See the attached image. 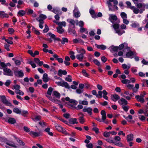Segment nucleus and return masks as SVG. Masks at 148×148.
I'll use <instances>...</instances> for the list:
<instances>
[{"instance_id":"f257e3e1","label":"nucleus","mask_w":148,"mask_h":148,"mask_svg":"<svg viewBox=\"0 0 148 148\" xmlns=\"http://www.w3.org/2000/svg\"><path fill=\"white\" fill-rule=\"evenodd\" d=\"M47 93V94L45 95L51 101H52L55 102L58 101V100L56 99V97L60 99V93Z\"/></svg>"},{"instance_id":"f03ea898","label":"nucleus","mask_w":148,"mask_h":148,"mask_svg":"<svg viewBox=\"0 0 148 148\" xmlns=\"http://www.w3.org/2000/svg\"><path fill=\"white\" fill-rule=\"evenodd\" d=\"M0 141L5 143L7 145L13 147L14 148H16L17 146L16 145L15 143L9 140L7 138L4 137L0 136Z\"/></svg>"},{"instance_id":"7ed1b4c3","label":"nucleus","mask_w":148,"mask_h":148,"mask_svg":"<svg viewBox=\"0 0 148 148\" xmlns=\"http://www.w3.org/2000/svg\"><path fill=\"white\" fill-rule=\"evenodd\" d=\"M78 53L79 54L77 55L76 56L77 58L80 61H82L84 59V54L85 53V50L82 48L80 49H77Z\"/></svg>"},{"instance_id":"20e7f679","label":"nucleus","mask_w":148,"mask_h":148,"mask_svg":"<svg viewBox=\"0 0 148 148\" xmlns=\"http://www.w3.org/2000/svg\"><path fill=\"white\" fill-rule=\"evenodd\" d=\"M0 97L1 99L2 102L5 104L10 107H13L14 106L11 103L8 101L5 95H1Z\"/></svg>"},{"instance_id":"39448f33","label":"nucleus","mask_w":148,"mask_h":148,"mask_svg":"<svg viewBox=\"0 0 148 148\" xmlns=\"http://www.w3.org/2000/svg\"><path fill=\"white\" fill-rule=\"evenodd\" d=\"M56 83L58 86H61L63 87H65L69 89L70 87L69 86L68 84L64 81H62L61 82H56Z\"/></svg>"},{"instance_id":"423d86ee","label":"nucleus","mask_w":148,"mask_h":148,"mask_svg":"<svg viewBox=\"0 0 148 148\" xmlns=\"http://www.w3.org/2000/svg\"><path fill=\"white\" fill-rule=\"evenodd\" d=\"M14 73L15 75L17 77L22 78L24 75V73L22 70H14Z\"/></svg>"},{"instance_id":"0eeeda50","label":"nucleus","mask_w":148,"mask_h":148,"mask_svg":"<svg viewBox=\"0 0 148 148\" xmlns=\"http://www.w3.org/2000/svg\"><path fill=\"white\" fill-rule=\"evenodd\" d=\"M3 74L5 75L11 76H13V72L9 69L5 68L3 69Z\"/></svg>"},{"instance_id":"6e6552de","label":"nucleus","mask_w":148,"mask_h":148,"mask_svg":"<svg viewBox=\"0 0 148 148\" xmlns=\"http://www.w3.org/2000/svg\"><path fill=\"white\" fill-rule=\"evenodd\" d=\"M78 8L77 7L75 6L73 10V13L74 16L76 18H78L80 16V13L78 11Z\"/></svg>"},{"instance_id":"1a4fd4ad","label":"nucleus","mask_w":148,"mask_h":148,"mask_svg":"<svg viewBox=\"0 0 148 148\" xmlns=\"http://www.w3.org/2000/svg\"><path fill=\"white\" fill-rule=\"evenodd\" d=\"M111 97L112 100L114 102H116L120 99V97L116 94H112Z\"/></svg>"},{"instance_id":"9d476101","label":"nucleus","mask_w":148,"mask_h":148,"mask_svg":"<svg viewBox=\"0 0 148 148\" xmlns=\"http://www.w3.org/2000/svg\"><path fill=\"white\" fill-rule=\"evenodd\" d=\"M109 16V19L112 23H114V21H116L117 19V16L115 15L110 14Z\"/></svg>"},{"instance_id":"9b49d317","label":"nucleus","mask_w":148,"mask_h":148,"mask_svg":"<svg viewBox=\"0 0 148 148\" xmlns=\"http://www.w3.org/2000/svg\"><path fill=\"white\" fill-rule=\"evenodd\" d=\"M92 110L90 107H88L87 108H84L83 109V111L84 112H87L90 115L92 114Z\"/></svg>"},{"instance_id":"f8f14e48","label":"nucleus","mask_w":148,"mask_h":148,"mask_svg":"<svg viewBox=\"0 0 148 148\" xmlns=\"http://www.w3.org/2000/svg\"><path fill=\"white\" fill-rule=\"evenodd\" d=\"M67 21L70 24V26L73 25V28L75 27V24L76 23V20L75 21L74 20L71 19H68L67 20Z\"/></svg>"},{"instance_id":"ddd939ff","label":"nucleus","mask_w":148,"mask_h":148,"mask_svg":"<svg viewBox=\"0 0 148 148\" xmlns=\"http://www.w3.org/2000/svg\"><path fill=\"white\" fill-rule=\"evenodd\" d=\"M67 74V72L66 70H62L61 69L59 70L58 72V75L60 77H62V75H65Z\"/></svg>"},{"instance_id":"4468645a","label":"nucleus","mask_w":148,"mask_h":148,"mask_svg":"<svg viewBox=\"0 0 148 148\" xmlns=\"http://www.w3.org/2000/svg\"><path fill=\"white\" fill-rule=\"evenodd\" d=\"M120 101L122 102L121 103V105H126L128 104L127 101L125 99L123 98H121L120 100L118 101V102L120 104H121Z\"/></svg>"},{"instance_id":"2eb2a0df","label":"nucleus","mask_w":148,"mask_h":148,"mask_svg":"<svg viewBox=\"0 0 148 148\" xmlns=\"http://www.w3.org/2000/svg\"><path fill=\"white\" fill-rule=\"evenodd\" d=\"M95 46L98 49L104 50L106 49V46L103 45H98L96 44H95Z\"/></svg>"},{"instance_id":"dca6fc26","label":"nucleus","mask_w":148,"mask_h":148,"mask_svg":"<svg viewBox=\"0 0 148 148\" xmlns=\"http://www.w3.org/2000/svg\"><path fill=\"white\" fill-rule=\"evenodd\" d=\"M77 119L76 118H71L69 119V123L70 124H77L78 122L76 121Z\"/></svg>"},{"instance_id":"f3484780","label":"nucleus","mask_w":148,"mask_h":148,"mask_svg":"<svg viewBox=\"0 0 148 148\" xmlns=\"http://www.w3.org/2000/svg\"><path fill=\"white\" fill-rule=\"evenodd\" d=\"M70 58L67 56L65 57V60L64 61V63L66 66H69L70 65V63L69 61L70 60Z\"/></svg>"},{"instance_id":"a211bd4d","label":"nucleus","mask_w":148,"mask_h":148,"mask_svg":"<svg viewBox=\"0 0 148 148\" xmlns=\"http://www.w3.org/2000/svg\"><path fill=\"white\" fill-rule=\"evenodd\" d=\"M101 114L102 115V120H106L107 116L106 112L105 110H102L101 112Z\"/></svg>"},{"instance_id":"6ab92c4d","label":"nucleus","mask_w":148,"mask_h":148,"mask_svg":"<svg viewBox=\"0 0 148 148\" xmlns=\"http://www.w3.org/2000/svg\"><path fill=\"white\" fill-rule=\"evenodd\" d=\"M127 141L130 142L133 141V135L132 134H131L127 136Z\"/></svg>"},{"instance_id":"aec40b11","label":"nucleus","mask_w":148,"mask_h":148,"mask_svg":"<svg viewBox=\"0 0 148 148\" xmlns=\"http://www.w3.org/2000/svg\"><path fill=\"white\" fill-rule=\"evenodd\" d=\"M135 98L138 101H140L142 103H144L145 102V100L144 98L141 97L139 95H136L135 96Z\"/></svg>"},{"instance_id":"412c9836","label":"nucleus","mask_w":148,"mask_h":148,"mask_svg":"<svg viewBox=\"0 0 148 148\" xmlns=\"http://www.w3.org/2000/svg\"><path fill=\"white\" fill-rule=\"evenodd\" d=\"M36 19L39 22V27L41 29H42L43 28V25L44 24L43 21L42 20L39 19V18H36Z\"/></svg>"},{"instance_id":"4be33fe9","label":"nucleus","mask_w":148,"mask_h":148,"mask_svg":"<svg viewBox=\"0 0 148 148\" xmlns=\"http://www.w3.org/2000/svg\"><path fill=\"white\" fill-rule=\"evenodd\" d=\"M42 80L45 82H47L48 81L49 78L48 75L47 73H45L43 75Z\"/></svg>"},{"instance_id":"5701e85b","label":"nucleus","mask_w":148,"mask_h":148,"mask_svg":"<svg viewBox=\"0 0 148 148\" xmlns=\"http://www.w3.org/2000/svg\"><path fill=\"white\" fill-rule=\"evenodd\" d=\"M30 134L31 135H33L35 137L38 136L42 135L40 132H37L32 131H31L30 132Z\"/></svg>"},{"instance_id":"b1692460","label":"nucleus","mask_w":148,"mask_h":148,"mask_svg":"<svg viewBox=\"0 0 148 148\" xmlns=\"http://www.w3.org/2000/svg\"><path fill=\"white\" fill-rule=\"evenodd\" d=\"M16 122V120L14 118H9L8 120V122L11 124H14Z\"/></svg>"},{"instance_id":"393cba45","label":"nucleus","mask_w":148,"mask_h":148,"mask_svg":"<svg viewBox=\"0 0 148 148\" xmlns=\"http://www.w3.org/2000/svg\"><path fill=\"white\" fill-rule=\"evenodd\" d=\"M130 8L133 10L134 12L136 14H137L139 12V10L134 6H130Z\"/></svg>"},{"instance_id":"a878e982","label":"nucleus","mask_w":148,"mask_h":148,"mask_svg":"<svg viewBox=\"0 0 148 148\" xmlns=\"http://www.w3.org/2000/svg\"><path fill=\"white\" fill-rule=\"evenodd\" d=\"M89 12L92 15V17L93 18H95L97 17L95 13V11L91 8L89 10Z\"/></svg>"},{"instance_id":"bb28decb","label":"nucleus","mask_w":148,"mask_h":148,"mask_svg":"<svg viewBox=\"0 0 148 148\" xmlns=\"http://www.w3.org/2000/svg\"><path fill=\"white\" fill-rule=\"evenodd\" d=\"M16 140V141L18 142L19 144L22 146H24L25 145V143L22 140H20L18 138H17L16 136H14Z\"/></svg>"},{"instance_id":"cd10ccee","label":"nucleus","mask_w":148,"mask_h":148,"mask_svg":"<svg viewBox=\"0 0 148 148\" xmlns=\"http://www.w3.org/2000/svg\"><path fill=\"white\" fill-rule=\"evenodd\" d=\"M81 115L82 116H79L78 119L79 120V122L83 124L85 122L84 118V115L83 114H81Z\"/></svg>"},{"instance_id":"c85d7f7f","label":"nucleus","mask_w":148,"mask_h":148,"mask_svg":"<svg viewBox=\"0 0 148 148\" xmlns=\"http://www.w3.org/2000/svg\"><path fill=\"white\" fill-rule=\"evenodd\" d=\"M14 87L16 90V92H21V91L19 90L20 87L19 85H15L14 86Z\"/></svg>"},{"instance_id":"c756f323","label":"nucleus","mask_w":148,"mask_h":148,"mask_svg":"<svg viewBox=\"0 0 148 148\" xmlns=\"http://www.w3.org/2000/svg\"><path fill=\"white\" fill-rule=\"evenodd\" d=\"M13 112L17 114H21V111L19 109L17 108H15L13 109Z\"/></svg>"},{"instance_id":"7c9ffc66","label":"nucleus","mask_w":148,"mask_h":148,"mask_svg":"<svg viewBox=\"0 0 148 148\" xmlns=\"http://www.w3.org/2000/svg\"><path fill=\"white\" fill-rule=\"evenodd\" d=\"M124 94H125L127 95H128L129 94V93H121V95L123 97L125 98L126 99L129 100L131 99V97L129 96H126L125 95H124Z\"/></svg>"},{"instance_id":"2f4dec72","label":"nucleus","mask_w":148,"mask_h":148,"mask_svg":"<svg viewBox=\"0 0 148 148\" xmlns=\"http://www.w3.org/2000/svg\"><path fill=\"white\" fill-rule=\"evenodd\" d=\"M109 49L111 51H116L118 49V47L114 46H112L110 47Z\"/></svg>"},{"instance_id":"473e14b6","label":"nucleus","mask_w":148,"mask_h":148,"mask_svg":"<svg viewBox=\"0 0 148 148\" xmlns=\"http://www.w3.org/2000/svg\"><path fill=\"white\" fill-rule=\"evenodd\" d=\"M130 64H128L127 65L125 64H123L122 65V67L124 69H127V70L129 69L130 67Z\"/></svg>"},{"instance_id":"72a5a7b5","label":"nucleus","mask_w":148,"mask_h":148,"mask_svg":"<svg viewBox=\"0 0 148 148\" xmlns=\"http://www.w3.org/2000/svg\"><path fill=\"white\" fill-rule=\"evenodd\" d=\"M118 35L121 36L123 34L125 33L124 30H121L119 29H118L115 32Z\"/></svg>"},{"instance_id":"f704fd0d","label":"nucleus","mask_w":148,"mask_h":148,"mask_svg":"<svg viewBox=\"0 0 148 148\" xmlns=\"http://www.w3.org/2000/svg\"><path fill=\"white\" fill-rule=\"evenodd\" d=\"M55 127L56 129L60 132H61L63 128L60 125L58 124H56L55 125Z\"/></svg>"},{"instance_id":"c9c22d12","label":"nucleus","mask_w":148,"mask_h":148,"mask_svg":"<svg viewBox=\"0 0 148 148\" xmlns=\"http://www.w3.org/2000/svg\"><path fill=\"white\" fill-rule=\"evenodd\" d=\"M58 25L59 27H62L63 26L65 27L66 23L65 21L60 22L58 23Z\"/></svg>"},{"instance_id":"e433bc0d","label":"nucleus","mask_w":148,"mask_h":148,"mask_svg":"<svg viewBox=\"0 0 148 148\" xmlns=\"http://www.w3.org/2000/svg\"><path fill=\"white\" fill-rule=\"evenodd\" d=\"M127 43L124 42V43L121 44L119 46L118 49H122L124 47H126L127 46Z\"/></svg>"},{"instance_id":"4c0bfd02","label":"nucleus","mask_w":148,"mask_h":148,"mask_svg":"<svg viewBox=\"0 0 148 148\" xmlns=\"http://www.w3.org/2000/svg\"><path fill=\"white\" fill-rule=\"evenodd\" d=\"M56 29L57 32L60 34H62L64 31V30L62 29V28L59 26L57 27Z\"/></svg>"},{"instance_id":"58836bf2","label":"nucleus","mask_w":148,"mask_h":148,"mask_svg":"<svg viewBox=\"0 0 148 148\" xmlns=\"http://www.w3.org/2000/svg\"><path fill=\"white\" fill-rule=\"evenodd\" d=\"M112 26L114 28L115 32L119 29V25L118 24L115 23L112 25Z\"/></svg>"},{"instance_id":"ea45409f","label":"nucleus","mask_w":148,"mask_h":148,"mask_svg":"<svg viewBox=\"0 0 148 148\" xmlns=\"http://www.w3.org/2000/svg\"><path fill=\"white\" fill-rule=\"evenodd\" d=\"M25 14V12L23 10H20L18 12V14L19 16H24Z\"/></svg>"},{"instance_id":"a19ab883","label":"nucleus","mask_w":148,"mask_h":148,"mask_svg":"<svg viewBox=\"0 0 148 148\" xmlns=\"http://www.w3.org/2000/svg\"><path fill=\"white\" fill-rule=\"evenodd\" d=\"M74 52L72 51H70L69 53V54L71 55L70 57L73 60H74L75 58V56L74 55Z\"/></svg>"},{"instance_id":"79ce46f5","label":"nucleus","mask_w":148,"mask_h":148,"mask_svg":"<svg viewBox=\"0 0 148 148\" xmlns=\"http://www.w3.org/2000/svg\"><path fill=\"white\" fill-rule=\"evenodd\" d=\"M77 20H76V24L77 25H78L79 26L81 27L84 25V23L82 21H80L79 22H77Z\"/></svg>"},{"instance_id":"37998d69","label":"nucleus","mask_w":148,"mask_h":148,"mask_svg":"<svg viewBox=\"0 0 148 148\" xmlns=\"http://www.w3.org/2000/svg\"><path fill=\"white\" fill-rule=\"evenodd\" d=\"M93 61L98 66H101L100 62L97 60L94 59L93 60Z\"/></svg>"},{"instance_id":"c03bdc74","label":"nucleus","mask_w":148,"mask_h":148,"mask_svg":"<svg viewBox=\"0 0 148 148\" xmlns=\"http://www.w3.org/2000/svg\"><path fill=\"white\" fill-rule=\"evenodd\" d=\"M139 87V85L137 84L135 85V87H133V90L135 92H137Z\"/></svg>"},{"instance_id":"a18cd8bd","label":"nucleus","mask_w":148,"mask_h":148,"mask_svg":"<svg viewBox=\"0 0 148 148\" xmlns=\"http://www.w3.org/2000/svg\"><path fill=\"white\" fill-rule=\"evenodd\" d=\"M60 132H61L62 133L66 135H69V133H68L66 130L65 129H64L63 127L62 128V130Z\"/></svg>"},{"instance_id":"49530a36","label":"nucleus","mask_w":148,"mask_h":148,"mask_svg":"<svg viewBox=\"0 0 148 148\" xmlns=\"http://www.w3.org/2000/svg\"><path fill=\"white\" fill-rule=\"evenodd\" d=\"M65 80L66 81L68 82H71L72 81L71 76L69 75H68L67 77H66Z\"/></svg>"},{"instance_id":"de8ad7c7","label":"nucleus","mask_w":148,"mask_h":148,"mask_svg":"<svg viewBox=\"0 0 148 148\" xmlns=\"http://www.w3.org/2000/svg\"><path fill=\"white\" fill-rule=\"evenodd\" d=\"M93 95H95L96 97L98 98H101L102 97V95L103 93H92Z\"/></svg>"},{"instance_id":"09e8293b","label":"nucleus","mask_w":148,"mask_h":148,"mask_svg":"<svg viewBox=\"0 0 148 148\" xmlns=\"http://www.w3.org/2000/svg\"><path fill=\"white\" fill-rule=\"evenodd\" d=\"M80 32L82 33L84 32L86 34H88V31L84 27H82L80 29Z\"/></svg>"},{"instance_id":"8fccbe9b","label":"nucleus","mask_w":148,"mask_h":148,"mask_svg":"<svg viewBox=\"0 0 148 148\" xmlns=\"http://www.w3.org/2000/svg\"><path fill=\"white\" fill-rule=\"evenodd\" d=\"M121 16L123 19L127 18V14L124 12H122L121 13Z\"/></svg>"},{"instance_id":"3c124183","label":"nucleus","mask_w":148,"mask_h":148,"mask_svg":"<svg viewBox=\"0 0 148 148\" xmlns=\"http://www.w3.org/2000/svg\"><path fill=\"white\" fill-rule=\"evenodd\" d=\"M62 40L61 41V43L62 44H64L65 42H68V40L67 38H63Z\"/></svg>"},{"instance_id":"603ef678","label":"nucleus","mask_w":148,"mask_h":148,"mask_svg":"<svg viewBox=\"0 0 148 148\" xmlns=\"http://www.w3.org/2000/svg\"><path fill=\"white\" fill-rule=\"evenodd\" d=\"M115 145L119 146V147H122V144L121 143H116L114 141H111Z\"/></svg>"},{"instance_id":"864d4df0","label":"nucleus","mask_w":148,"mask_h":148,"mask_svg":"<svg viewBox=\"0 0 148 148\" xmlns=\"http://www.w3.org/2000/svg\"><path fill=\"white\" fill-rule=\"evenodd\" d=\"M69 102L71 103L74 104V105H76L78 103V102L75 100L73 99H70Z\"/></svg>"},{"instance_id":"5fc2aeb1","label":"nucleus","mask_w":148,"mask_h":148,"mask_svg":"<svg viewBox=\"0 0 148 148\" xmlns=\"http://www.w3.org/2000/svg\"><path fill=\"white\" fill-rule=\"evenodd\" d=\"M137 7L138 8H140V9L143 10V7H144L143 3H139L137 4Z\"/></svg>"},{"instance_id":"6e6d98bb","label":"nucleus","mask_w":148,"mask_h":148,"mask_svg":"<svg viewBox=\"0 0 148 148\" xmlns=\"http://www.w3.org/2000/svg\"><path fill=\"white\" fill-rule=\"evenodd\" d=\"M21 114L22 116L25 117L26 115L28 114V112L27 111L23 110L22 112H21Z\"/></svg>"},{"instance_id":"4d7b16f0","label":"nucleus","mask_w":148,"mask_h":148,"mask_svg":"<svg viewBox=\"0 0 148 148\" xmlns=\"http://www.w3.org/2000/svg\"><path fill=\"white\" fill-rule=\"evenodd\" d=\"M79 103L80 104H82L83 105H87L88 104V102L87 101H82L81 100L79 101Z\"/></svg>"},{"instance_id":"13d9d810","label":"nucleus","mask_w":148,"mask_h":148,"mask_svg":"<svg viewBox=\"0 0 148 148\" xmlns=\"http://www.w3.org/2000/svg\"><path fill=\"white\" fill-rule=\"evenodd\" d=\"M60 10L58 8L53 9L52 11L56 14H58L59 13Z\"/></svg>"},{"instance_id":"bf43d9fd","label":"nucleus","mask_w":148,"mask_h":148,"mask_svg":"<svg viewBox=\"0 0 148 148\" xmlns=\"http://www.w3.org/2000/svg\"><path fill=\"white\" fill-rule=\"evenodd\" d=\"M111 2L110 1H107V4L108 5V6L109 7V10H112L111 7L112 6V4L111 3Z\"/></svg>"},{"instance_id":"052dcab7","label":"nucleus","mask_w":148,"mask_h":148,"mask_svg":"<svg viewBox=\"0 0 148 148\" xmlns=\"http://www.w3.org/2000/svg\"><path fill=\"white\" fill-rule=\"evenodd\" d=\"M134 55L133 52L132 51L128 52L126 54V56L128 57H131Z\"/></svg>"},{"instance_id":"680f3d73","label":"nucleus","mask_w":148,"mask_h":148,"mask_svg":"<svg viewBox=\"0 0 148 148\" xmlns=\"http://www.w3.org/2000/svg\"><path fill=\"white\" fill-rule=\"evenodd\" d=\"M29 64H30L32 67L33 68H35L36 67V65L34 62L32 61H29Z\"/></svg>"},{"instance_id":"e2e57ef3","label":"nucleus","mask_w":148,"mask_h":148,"mask_svg":"<svg viewBox=\"0 0 148 148\" xmlns=\"http://www.w3.org/2000/svg\"><path fill=\"white\" fill-rule=\"evenodd\" d=\"M38 18H39V19L42 20L43 21L44 19L46 18V16L44 15L41 14L40 15L39 17Z\"/></svg>"},{"instance_id":"0e129e2a","label":"nucleus","mask_w":148,"mask_h":148,"mask_svg":"<svg viewBox=\"0 0 148 148\" xmlns=\"http://www.w3.org/2000/svg\"><path fill=\"white\" fill-rule=\"evenodd\" d=\"M121 82L123 83L126 84L127 83H130V81L128 79H125L122 80Z\"/></svg>"},{"instance_id":"69168bd1","label":"nucleus","mask_w":148,"mask_h":148,"mask_svg":"<svg viewBox=\"0 0 148 148\" xmlns=\"http://www.w3.org/2000/svg\"><path fill=\"white\" fill-rule=\"evenodd\" d=\"M63 117L66 119H68L69 118L70 116V115L69 113H64L63 114Z\"/></svg>"},{"instance_id":"338daca9","label":"nucleus","mask_w":148,"mask_h":148,"mask_svg":"<svg viewBox=\"0 0 148 148\" xmlns=\"http://www.w3.org/2000/svg\"><path fill=\"white\" fill-rule=\"evenodd\" d=\"M92 130L94 131L97 134H98L99 133V129L97 127H94L92 128Z\"/></svg>"},{"instance_id":"774afa93","label":"nucleus","mask_w":148,"mask_h":148,"mask_svg":"<svg viewBox=\"0 0 148 148\" xmlns=\"http://www.w3.org/2000/svg\"><path fill=\"white\" fill-rule=\"evenodd\" d=\"M129 106H127L123 107L122 108L123 110L126 112H127L129 109Z\"/></svg>"}]
</instances>
